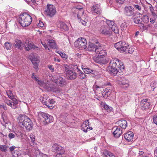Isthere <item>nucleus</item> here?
<instances>
[{"mask_svg":"<svg viewBox=\"0 0 157 157\" xmlns=\"http://www.w3.org/2000/svg\"><path fill=\"white\" fill-rule=\"evenodd\" d=\"M19 124L21 127H24L26 130L29 131L33 128V123L28 116L25 115H20L18 117Z\"/></svg>","mask_w":157,"mask_h":157,"instance_id":"1","label":"nucleus"},{"mask_svg":"<svg viewBox=\"0 0 157 157\" xmlns=\"http://www.w3.org/2000/svg\"><path fill=\"white\" fill-rule=\"evenodd\" d=\"M32 18L30 15L26 13H24L20 16L19 22L23 27L29 26L32 21Z\"/></svg>","mask_w":157,"mask_h":157,"instance_id":"2","label":"nucleus"},{"mask_svg":"<svg viewBox=\"0 0 157 157\" xmlns=\"http://www.w3.org/2000/svg\"><path fill=\"white\" fill-rule=\"evenodd\" d=\"M63 69L65 71L67 78L69 80H73L75 79L77 76L76 72L73 70H70V67L64 64L63 65Z\"/></svg>","mask_w":157,"mask_h":157,"instance_id":"3","label":"nucleus"},{"mask_svg":"<svg viewBox=\"0 0 157 157\" xmlns=\"http://www.w3.org/2000/svg\"><path fill=\"white\" fill-rule=\"evenodd\" d=\"M114 47L122 53L124 52L127 53V50L128 48L129 45L128 43L125 41H121L115 43Z\"/></svg>","mask_w":157,"mask_h":157,"instance_id":"4","label":"nucleus"},{"mask_svg":"<svg viewBox=\"0 0 157 157\" xmlns=\"http://www.w3.org/2000/svg\"><path fill=\"white\" fill-rule=\"evenodd\" d=\"M55 7L52 4H48L46 9L44 11L45 14L51 17H53L56 13Z\"/></svg>","mask_w":157,"mask_h":157,"instance_id":"5","label":"nucleus"},{"mask_svg":"<svg viewBox=\"0 0 157 157\" xmlns=\"http://www.w3.org/2000/svg\"><path fill=\"white\" fill-rule=\"evenodd\" d=\"M77 48L80 50L86 49V41L83 38H79L75 42Z\"/></svg>","mask_w":157,"mask_h":157,"instance_id":"6","label":"nucleus"},{"mask_svg":"<svg viewBox=\"0 0 157 157\" xmlns=\"http://www.w3.org/2000/svg\"><path fill=\"white\" fill-rule=\"evenodd\" d=\"M96 44H99L98 46L96 47L95 50V52L96 53V56L99 57H101L102 58L103 57L105 56L107 53L105 50L104 49V46H101L100 45V44L98 42H96Z\"/></svg>","mask_w":157,"mask_h":157,"instance_id":"7","label":"nucleus"},{"mask_svg":"<svg viewBox=\"0 0 157 157\" xmlns=\"http://www.w3.org/2000/svg\"><path fill=\"white\" fill-rule=\"evenodd\" d=\"M39 115L43 118V121L44 125L47 124L53 121V117L52 116L49 114L44 112H40Z\"/></svg>","mask_w":157,"mask_h":157,"instance_id":"8","label":"nucleus"},{"mask_svg":"<svg viewBox=\"0 0 157 157\" xmlns=\"http://www.w3.org/2000/svg\"><path fill=\"white\" fill-rule=\"evenodd\" d=\"M108 69L110 71L111 74L113 75H115L119 71V69L117 65V62H113L112 63H110V66L108 67Z\"/></svg>","mask_w":157,"mask_h":157,"instance_id":"9","label":"nucleus"},{"mask_svg":"<svg viewBox=\"0 0 157 157\" xmlns=\"http://www.w3.org/2000/svg\"><path fill=\"white\" fill-rule=\"evenodd\" d=\"M99 32L101 34L105 36H110L112 33L109 27L105 25H103L100 27Z\"/></svg>","mask_w":157,"mask_h":157,"instance_id":"10","label":"nucleus"},{"mask_svg":"<svg viewBox=\"0 0 157 157\" xmlns=\"http://www.w3.org/2000/svg\"><path fill=\"white\" fill-rule=\"evenodd\" d=\"M151 104L150 100L147 98L143 99L140 102V106L141 109L143 110L150 108Z\"/></svg>","mask_w":157,"mask_h":157,"instance_id":"11","label":"nucleus"},{"mask_svg":"<svg viewBox=\"0 0 157 157\" xmlns=\"http://www.w3.org/2000/svg\"><path fill=\"white\" fill-rule=\"evenodd\" d=\"M52 150L53 152L56 153H60L64 154L65 151L63 147L57 144H54L52 147Z\"/></svg>","mask_w":157,"mask_h":157,"instance_id":"12","label":"nucleus"},{"mask_svg":"<svg viewBox=\"0 0 157 157\" xmlns=\"http://www.w3.org/2000/svg\"><path fill=\"white\" fill-rule=\"evenodd\" d=\"M124 13L128 17H131L134 15V10L132 6H125L124 9Z\"/></svg>","mask_w":157,"mask_h":157,"instance_id":"13","label":"nucleus"},{"mask_svg":"<svg viewBox=\"0 0 157 157\" xmlns=\"http://www.w3.org/2000/svg\"><path fill=\"white\" fill-rule=\"evenodd\" d=\"M23 48L25 50L29 51L32 49H35L36 47L33 43H31L28 40L23 42Z\"/></svg>","mask_w":157,"mask_h":157,"instance_id":"14","label":"nucleus"},{"mask_svg":"<svg viewBox=\"0 0 157 157\" xmlns=\"http://www.w3.org/2000/svg\"><path fill=\"white\" fill-rule=\"evenodd\" d=\"M13 45L14 47L18 49L22 50L23 49V42H22L20 40L18 39H15Z\"/></svg>","mask_w":157,"mask_h":157,"instance_id":"15","label":"nucleus"},{"mask_svg":"<svg viewBox=\"0 0 157 157\" xmlns=\"http://www.w3.org/2000/svg\"><path fill=\"white\" fill-rule=\"evenodd\" d=\"M133 132L129 131L124 134V137L126 140L128 142H131L133 140Z\"/></svg>","mask_w":157,"mask_h":157,"instance_id":"16","label":"nucleus"},{"mask_svg":"<svg viewBox=\"0 0 157 157\" xmlns=\"http://www.w3.org/2000/svg\"><path fill=\"white\" fill-rule=\"evenodd\" d=\"M113 129H114L113 134L116 137L118 138L119 137L122 133V130L120 128L116 126L113 127Z\"/></svg>","mask_w":157,"mask_h":157,"instance_id":"17","label":"nucleus"},{"mask_svg":"<svg viewBox=\"0 0 157 157\" xmlns=\"http://www.w3.org/2000/svg\"><path fill=\"white\" fill-rule=\"evenodd\" d=\"M141 25L147 23L149 21L148 17L146 15H143L140 13Z\"/></svg>","mask_w":157,"mask_h":157,"instance_id":"18","label":"nucleus"},{"mask_svg":"<svg viewBox=\"0 0 157 157\" xmlns=\"http://www.w3.org/2000/svg\"><path fill=\"white\" fill-rule=\"evenodd\" d=\"M91 10L92 13H95L98 14L101 13L100 10L98 5H93L91 8Z\"/></svg>","mask_w":157,"mask_h":157,"instance_id":"19","label":"nucleus"},{"mask_svg":"<svg viewBox=\"0 0 157 157\" xmlns=\"http://www.w3.org/2000/svg\"><path fill=\"white\" fill-rule=\"evenodd\" d=\"M116 123L121 127L123 128H125L127 126V121L124 120H121L116 122Z\"/></svg>","mask_w":157,"mask_h":157,"instance_id":"20","label":"nucleus"},{"mask_svg":"<svg viewBox=\"0 0 157 157\" xmlns=\"http://www.w3.org/2000/svg\"><path fill=\"white\" fill-rule=\"evenodd\" d=\"M84 12L83 8H81L80 10H76V11H75V13L77 14L78 19H80L81 17L82 18H85L83 16Z\"/></svg>","mask_w":157,"mask_h":157,"instance_id":"21","label":"nucleus"},{"mask_svg":"<svg viewBox=\"0 0 157 157\" xmlns=\"http://www.w3.org/2000/svg\"><path fill=\"white\" fill-rule=\"evenodd\" d=\"M67 65L68 67H70V70H73L75 72H78L80 71V70L78 68V65L75 63H73L72 64H66Z\"/></svg>","mask_w":157,"mask_h":157,"instance_id":"22","label":"nucleus"},{"mask_svg":"<svg viewBox=\"0 0 157 157\" xmlns=\"http://www.w3.org/2000/svg\"><path fill=\"white\" fill-rule=\"evenodd\" d=\"M31 61L33 64L34 65V68L36 70L38 68V65L39 59L37 58H33L31 59Z\"/></svg>","mask_w":157,"mask_h":157,"instance_id":"23","label":"nucleus"},{"mask_svg":"<svg viewBox=\"0 0 157 157\" xmlns=\"http://www.w3.org/2000/svg\"><path fill=\"white\" fill-rule=\"evenodd\" d=\"M58 84L60 86H64L66 84V82L63 78L59 76L58 78Z\"/></svg>","mask_w":157,"mask_h":157,"instance_id":"24","label":"nucleus"},{"mask_svg":"<svg viewBox=\"0 0 157 157\" xmlns=\"http://www.w3.org/2000/svg\"><path fill=\"white\" fill-rule=\"evenodd\" d=\"M82 68L84 72L86 74L91 73L92 74H95V72L90 68H84L82 66Z\"/></svg>","mask_w":157,"mask_h":157,"instance_id":"25","label":"nucleus"},{"mask_svg":"<svg viewBox=\"0 0 157 157\" xmlns=\"http://www.w3.org/2000/svg\"><path fill=\"white\" fill-rule=\"evenodd\" d=\"M116 61L117 62V65L118 64V68L120 71H122L124 69V65L123 63L119 59H117Z\"/></svg>","mask_w":157,"mask_h":157,"instance_id":"26","label":"nucleus"},{"mask_svg":"<svg viewBox=\"0 0 157 157\" xmlns=\"http://www.w3.org/2000/svg\"><path fill=\"white\" fill-rule=\"evenodd\" d=\"M48 45L50 48H56L57 46L55 42L54 41L52 40H48Z\"/></svg>","mask_w":157,"mask_h":157,"instance_id":"27","label":"nucleus"},{"mask_svg":"<svg viewBox=\"0 0 157 157\" xmlns=\"http://www.w3.org/2000/svg\"><path fill=\"white\" fill-rule=\"evenodd\" d=\"M103 154L106 157H117L113 154L108 151H105Z\"/></svg>","mask_w":157,"mask_h":157,"instance_id":"28","label":"nucleus"},{"mask_svg":"<svg viewBox=\"0 0 157 157\" xmlns=\"http://www.w3.org/2000/svg\"><path fill=\"white\" fill-rule=\"evenodd\" d=\"M133 21L135 23L137 24L141 25V23L140 13H139V16H137L136 17L133 18Z\"/></svg>","mask_w":157,"mask_h":157,"instance_id":"29","label":"nucleus"},{"mask_svg":"<svg viewBox=\"0 0 157 157\" xmlns=\"http://www.w3.org/2000/svg\"><path fill=\"white\" fill-rule=\"evenodd\" d=\"M98 46V45H96L93 43H90L87 48V50L89 51H93L94 49H95Z\"/></svg>","mask_w":157,"mask_h":157,"instance_id":"30","label":"nucleus"},{"mask_svg":"<svg viewBox=\"0 0 157 157\" xmlns=\"http://www.w3.org/2000/svg\"><path fill=\"white\" fill-rule=\"evenodd\" d=\"M5 103L8 105L10 106L13 109H15L17 108V107L15 106L12 103V102L9 100H6L5 101Z\"/></svg>","mask_w":157,"mask_h":157,"instance_id":"31","label":"nucleus"},{"mask_svg":"<svg viewBox=\"0 0 157 157\" xmlns=\"http://www.w3.org/2000/svg\"><path fill=\"white\" fill-rule=\"evenodd\" d=\"M60 29L65 31L67 30L68 29L67 26L63 22H61L60 23Z\"/></svg>","mask_w":157,"mask_h":157,"instance_id":"32","label":"nucleus"},{"mask_svg":"<svg viewBox=\"0 0 157 157\" xmlns=\"http://www.w3.org/2000/svg\"><path fill=\"white\" fill-rule=\"evenodd\" d=\"M148 4L149 6H148V7L149 9L150 12L151 13V14L154 17L156 16V14L154 12V8L153 7L152 5L148 3Z\"/></svg>","mask_w":157,"mask_h":157,"instance_id":"33","label":"nucleus"},{"mask_svg":"<svg viewBox=\"0 0 157 157\" xmlns=\"http://www.w3.org/2000/svg\"><path fill=\"white\" fill-rule=\"evenodd\" d=\"M103 106L104 109L108 112H110L113 109L111 107L105 103L104 104Z\"/></svg>","mask_w":157,"mask_h":157,"instance_id":"34","label":"nucleus"},{"mask_svg":"<svg viewBox=\"0 0 157 157\" xmlns=\"http://www.w3.org/2000/svg\"><path fill=\"white\" fill-rule=\"evenodd\" d=\"M94 60L95 62L98 63H103L102 62V58L98 57V56H96V57L94 58Z\"/></svg>","mask_w":157,"mask_h":157,"instance_id":"35","label":"nucleus"},{"mask_svg":"<svg viewBox=\"0 0 157 157\" xmlns=\"http://www.w3.org/2000/svg\"><path fill=\"white\" fill-rule=\"evenodd\" d=\"M88 126L89 127V122L88 120H87L83 122L82 125V129H85Z\"/></svg>","mask_w":157,"mask_h":157,"instance_id":"36","label":"nucleus"},{"mask_svg":"<svg viewBox=\"0 0 157 157\" xmlns=\"http://www.w3.org/2000/svg\"><path fill=\"white\" fill-rule=\"evenodd\" d=\"M35 75V74L34 73H33L31 77L32 78L37 81L39 84L40 85L42 83V81L41 80H39V78H38Z\"/></svg>","mask_w":157,"mask_h":157,"instance_id":"37","label":"nucleus"},{"mask_svg":"<svg viewBox=\"0 0 157 157\" xmlns=\"http://www.w3.org/2000/svg\"><path fill=\"white\" fill-rule=\"evenodd\" d=\"M5 48L7 50H10L12 46V44L10 42H6L4 44Z\"/></svg>","mask_w":157,"mask_h":157,"instance_id":"38","label":"nucleus"},{"mask_svg":"<svg viewBox=\"0 0 157 157\" xmlns=\"http://www.w3.org/2000/svg\"><path fill=\"white\" fill-rule=\"evenodd\" d=\"M106 22L110 28H111V27L114 26L115 25L113 21L110 20H107Z\"/></svg>","mask_w":157,"mask_h":157,"instance_id":"39","label":"nucleus"},{"mask_svg":"<svg viewBox=\"0 0 157 157\" xmlns=\"http://www.w3.org/2000/svg\"><path fill=\"white\" fill-rule=\"evenodd\" d=\"M112 90L110 89H108V88H106L105 89L103 93L108 96L111 94V93L112 92Z\"/></svg>","mask_w":157,"mask_h":157,"instance_id":"40","label":"nucleus"},{"mask_svg":"<svg viewBox=\"0 0 157 157\" xmlns=\"http://www.w3.org/2000/svg\"><path fill=\"white\" fill-rule=\"evenodd\" d=\"M127 26V24L126 22H124L121 25L120 28L122 31H124L126 29Z\"/></svg>","mask_w":157,"mask_h":157,"instance_id":"41","label":"nucleus"},{"mask_svg":"<svg viewBox=\"0 0 157 157\" xmlns=\"http://www.w3.org/2000/svg\"><path fill=\"white\" fill-rule=\"evenodd\" d=\"M111 30H112L116 34L119 33V30L117 27L115 26H113L111 27Z\"/></svg>","mask_w":157,"mask_h":157,"instance_id":"42","label":"nucleus"},{"mask_svg":"<svg viewBox=\"0 0 157 157\" xmlns=\"http://www.w3.org/2000/svg\"><path fill=\"white\" fill-rule=\"evenodd\" d=\"M8 147L6 145H0V150L2 152H6Z\"/></svg>","mask_w":157,"mask_h":157,"instance_id":"43","label":"nucleus"},{"mask_svg":"<svg viewBox=\"0 0 157 157\" xmlns=\"http://www.w3.org/2000/svg\"><path fill=\"white\" fill-rule=\"evenodd\" d=\"M79 71V78L81 79H84L86 77L85 75L80 70Z\"/></svg>","mask_w":157,"mask_h":157,"instance_id":"44","label":"nucleus"},{"mask_svg":"<svg viewBox=\"0 0 157 157\" xmlns=\"http://www.w3.org/2000/svg\"><path fill=\"white\" fill-rule=\"evenodd\" d=\"M128 82L127 80H125V82H124L123 81H120L119 84L121 85L125 86H124L125 87H128L129 86Z\"/></svg>","mask_w":157,"mask_h":157,"instance_id":"45","label":"nucleus"},{"mask_svg":"<svg viewBox=\"0 0 157 157\" xmlns=\"http://www.w3.org/2000/svg\"><path fill=\"white\" fill-rule=\"evenodd\" d=\"M6 94L8 97L10 98H13L14 97V96L12 93V92L10 90H8L6 91Z\"/></svg>","mask_w":157,"mask_h":157,"instance_id":"46","label":"nucleus"},{"mask_svg":"<svg viewBox=\"0 0 157 157\" xmlns=\"http://www.w3.org/2000/svg\"><path fill=\"white\" fill-rule=\"evenodd\" d=\"M57 53H58L62 58H64L65 59H67V56L64 52H61L58 51Z\"/></svg>","mask_w":157,"mask_h":157,"instance_id":"47","label":"nucleus"},{"mask_svg":"<svg viewBox=\"0 0 157 157\" xmlns=\"http://www.w3.org/2000/svg\"><path fill=\"white\" fill-rule=\"evenodd\" d=\"M150 86L152 88V90H154L155 88L157 86V82L155 81L151 83Z\"/></svg>","mask_w":157,"mask_h":157,"instance_id":"48","label":"nucleus"},{"mask_svg":"<svg viewBox=\"0 0 157 157\" xmlns=\"http://www.w3.org/2000/svg\"><path fill=\"white\" fill-rule=\"evenodd\" d=\"M79 20V22L82 23V24L84 25L86 24L87 20L86 19L82 18L81 17L80 19H78Z\"/></svg>","mask_w":157,"mask_h":157,"instance_id":"49","label":"nucleus"},{"mask_svg":"<svg viewBox=\"0 0 157 157\" xmlns=\"http://www.w3.org/2000/svg\"><path fill=\"white\" fill-rule=\"evenodd\" d=\"M110 83L109 82H108L106 84L104 83V84H102V85L99 86L96 85L95 86V87L96 88H97H97H102L103 87V86H105V85H110Z\"/></svg>","mask_w":157,"mask_h":157,"instance_id":"50","label":"nucleus"},{"mask_svg":"<svg viewBox=\"0 0 157 157\" xmlns=\"http://www.w3.org/2000/svg\"><path fill=\"white\" fill-rule=\"evenodd\" d=\"M10 99H12L13 101L12 102L13 104L14 105H15L16 107H17V105L18 104V102L17 99L14 98H13Z\"/></svg>","mask_w":157,"mask_h":157,"instance_id":"51","label":"nucleus"},{"mask_svg":"<svg viewBox=\"0 0 157 157\" xmlns=\"http://www.w3.org/2000/svg\"><path fill=\"white\" fill-rule=\"evenodd\" d=\"M8 137L10 139H11L15 137V135L13 133H10L8 135Z\"/></svg>","mask_w":157,"mask_h":157,"instance_id":"52","label":"nucleus"},{"mask_svg":"<svg viewBox=\"0 0 157 157\" xmlns=\"http://www.w3.org/2000/svg\"><path fill=\"white\" fill-rule=\"evenodd\" d=\"M144 24H143L140 25V28L141 29L142 31H144L147 29V27L146 26L144 25Z\"/></svg>","mask_w":157,"mask_h":157,"instance_id":"53","label":"nucleus"},{"mask_svg":"<svg viewBox=\"0 0 157 157\" xmlns=\"http://www.w3.org/2000/svg\"><path fill=\"white\" fill-rule=\"evenodd\" d=\"M48 90H51L53 92H56L57 90V88L53 87H52L51 86H50L49 88H48Z\"/></svg>","mask_w":157,"mask_h":157,"instance_id":"54","label":"nucleus"},{"mask_svg":"<svg viewBox=\"0 0 157 157\" xmlns=\"http://www.w3.org/2000/svg\"><path fill=\"white\" fill-rule=\"evenodd\" d=\"M134 49L133 48H131V49L130 48H128L127 50V53L130 54H132L133 52Z\"/></svg>","mask_w":157,"mask_h":157,"instance_id":"55","label":"nucleus"},{"mask_svg":"<svg viewBox=\"0 0 157 157\" xmlns=\"http://www.w3.org/2000/svg\"><path fill=\"white\" fill-rule=\"evenodd\" d=\"M153 121L157 125V115L154 116L153 118Z\"/></svg>","mask_w":157,"mask_h":157,"instance_id":"56","label":"nucleus"},{"mask_svg":"<svg viewBox=\"0 0 157 157\" xmlns=\"http://www.w3.org/2000/svg\"><path fill=\"white\" fill-rule=\"evenodd\" d=\"M134 7L136 9H137L139 11H140L141 10V7L137 4L135 5Z\"/></svg>","mask_w":157,"mask_h":157,"instance_id":"57","label":"nucleus"},{"mask_svg":"<svg viewBox=\"0 0 157 157\" xmlns=\"http://www.w3.org/2000/svg\"><path fill=\"white\" fill-rule=\"evenodd\" d=\"M93 129L92 127H87V128L86 129H83V131L84 132H86L88 131H89L90 130H92Z\"/></svg>","mask_w":157,"mask_h":157,"instance_id":"58","label":"nucleus"},{"mask_svg":"<svg viewBox=\"0 0 157 157\" xmlns=\"http://www.w3.org/2000/svg\"><path fill=\"white\" fill-rule=\"evenodd\" d=\"M38 26L41 27H43L44 26V24L42 22L40 21H39V23L38 24Z\"/></svg>","mask_w":157,"mask_h":157,"instance_id":"59","label":"nucleus"},{"mask_svg":"<svg viewBox=\"0 0 157 157\" xmlns=\"http://www.w3.org/2000/svg\"><path fill=\"white\" fill-rule=\"evenodd\" d=\"M48 68H49V70L51 71L52 72H53L54 71V68L52 65H51L49 66Z\"/></svg>","mask_w":157,"mask_h":157,"instance_id":"60","label":"nucleus"},{"mask_svg":"<svg viewBox=\"0 0 157 157\" xmlns=\"http://www.w3.org/2000/svg\"><path fill=\"white\" fill-rule=\"evenodd\" d=\"M116 2L120 4H122L124 3V0H115Z\"/></svg>","mask_w":157,"mask_h":157,"instance_id":"61","label":"nucleus"},{"mask_svg":"<svg viewBox=\"0 0 157 157\" xmlns=\"http://www.w3.org/2000/svg\"><path fill=\"white\" fill-rule=\"evenodd\" d=\"M30 137L31 140L33 142L35 140V136L32 134H30Z\"/></svg>","mask_w":157,"mask_h":157,"instance_id":"62","label":"nucleus"},{"mask_svg":"<svg viewBox=\"0 0 157 157\" xmlns=\"http://www.w3.org/2000/svg\"><path fill=\"white\" fill-rule=\"evenodd\" d=\"M150 21L151 23L153 24L155 21V17H151L150 19Z\"/></svg>","mask_w":157,"mask_h":157,"instance_id":"63","label":"nucleus"},{"mask_svg":"<svg viewBox=\"0 0 157 157\" xmlns=\"http://www.w3.org/2000/svg\"><path fill=\"white\" fill-rule=\"evenodd\" d=\"M16 147L14 146H12L10 147V152H12L14 151Z\"/></svg>","mask_w":157,"mask_h":157,"instance_id":"64","label":"nucleus"}]
</instances>
